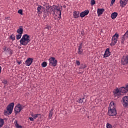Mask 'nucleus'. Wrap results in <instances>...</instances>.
<instances>
[{
	"label": "nucleus",
	"instance_id": "nucleus-36",
	"mask_svg": "<svg viewBox=\"0 0 128 128\" xmlns=\"http://www.w3.org/2000/svg\"><path fill=\"white\" fill-rule=\"evenodd\" d=\"M76 64L77 66H80V62L78 60H76Z\"/></svg>",
	"mask_w": 128,
	"mask_h": 128
},
{
	"label": "nucleus",
	"instance_id": "nucleus-43",
	"mask_svg": "<svg viewBox=\"0 0 128 128\" xmlns=\"http://www.w3.org/2000/svg\"><path fill=\"white\" fill-rule=\"evenodd\" d=\"M22 64V62H18L19 64Z\"/></svg>",
	"mask_w": 128,
	"mask_h": 128
},
{
	"label": "nucleus",
	"instance_id": "nucleus-29",
	"mask_svg": "<svg viewBox=\"0 0 128 128\" xmlns=\"http://www.w3.org/2000/svg\"><path fill=\"white\" fill-rule=\"evenodd\" d=\"M82 52H84V50L82 49H78V54H82Z\"/></svg>",
	"mask_w": 128,
	"mask_h": 128
},
{
	"label": "nucleus",
	"instance_id": "nucleus-4",
	"mask_svg": "<svg viewBox=\"0 0 128 128\" xmlns=\"http://www.w3.org/2000/svg\"><path fill=\"white\" fill-rule=\"evenodd\" d=\"M14 103L12 102L9 104L6 107V110H4V116H8L10 114H12V110H14Z\"/></svg>",
	"mask_w": 128,
	"mask_h": 128
},
{
	"label": "nucleus",
	"instance_id": "nucleus-21",
	"mask_svg": "<svg viewBox=\"0 0 128 128\" xmlns=\"http://www.w3.org/2000/svg\"><path fill=\"white\" fill-rule=\"evenodd\" d=\"M4 124V119L0 118V128H2Z\"/></svg>",
	"mask_w": 128,
	"mask_h": 128
},
{
	"label": "nucleus",
	"instance_id": "nucleus-17",
	"mask_svg": "<svg viewBox=\"0 0 128 128\" xmlns=\"http://www.w3.org/2000/svg\"><path fill=\"white\" fill-rule=\"evenodd\" d=\"M73 15L74 18H80V12L75 11L74 12Z\"/></svg>",
	"mask_w": 128,
	"mask_h": 128
},
{
	"label": "nucleus",
	"instance_id": "nucleus-38",
	"mask_svg": "<svg viewBox=\"0 0 128 128\" xmlns=\"http://www.w3.org/2000/svg\"><path fill=\"white\" fill-rule=\"evenodd\" d=\"M18 14H22V10H18Z\"/></svg>",
	"mask_w": 128,
	"mask_h": 128
},
{
	"label": "nucleus",
	"instance_id": "nucleus-1",
	"mask_svg": "<svg viewBox=\"0 0 128 128\" xmlns=\"http://www.w3.org/2000/svg\"><path fill=\"white\" fill-rule=\"evenodd\" d=\"M37 12L38 14H40L44 12L43 16L46 18V16H50L52 14L53 16H56L58 18H61L62 10V6L60 5H53L52 6H48L46 7V9L44 7L41 6H38L37 8Z\"/></svg>",
	"mask_w": 128,
	"mask_h": 128
},
{
	"label": "nucleus",
	"instance_id": "nucleus-12",
	"mask_svg": "<svg viewBox=\"0 0 128 128\" xmlns=\"http://www.w3.org/2000/svg\"><path fill=\"white\" fill-rule=\"evenodd\" d=\"M110 56V48H107L104 52V58H108Z\"/></svg>",
	"mask_w": 128,
	"mask_h": 128
},
{
	"label": "nucleus",
	"instance_id": "nucleus-6",
	"mask_svg": "<svg viewBox=\"0 0 128 128\" xmlns=\"http://www.w3.org/2000/svg\"><path fill=\"white\" fill-rule=\"evenodd\" d=\"M119 36L120 35L118 34L116 32L112 37V42L110 44V46H115L116 44L118 42V39Z\"/></svg>",
	"mask_w": 128,
	"mask_h": 128
},
{
	"label": "nucleus",
	"instance_id": "nucleus-34",
	"mask_svg": "<svg viewBox=\"0 0 128 128\" xmlns=\"http://www.w3.org/2000/svg\"><path fill=\"white\" fill-rule=\"evenodd\" d=\"M44 28H45V30H50V26H46Z\"/></svg>",
	"mask_w": 128,
	"mask_h": 128
},
{
	"label": "nucleus",
	"instance_id": "nucleus-40",
	"mask_svg": "<svg viewBox=\"0 0 128 128\" xmlns=\"http://www.w3.org/2000/svg\"><path fill=\"white\" fill-rule=\"evenodd\" d=\"M44 128H50L48 126H45Z\"/></svg>",
	"mask_w": 128,
	"mask_h": 128
},
{
	"label": "nucleus",
	"instance_id": "nucleus-27",
	"mask_svg": "<svg viewBox=\"0 0 128 128\" xmlns=\"http://www.w3.org/2000/svg\"><path fill=\"white\" fill-rule=\"evenodd\" d=\"M46 66H48V64L46 63V62H44L42 64V68H46Z\"/></svg>",
	"mask_w": 128,
	"mask_h": 128
},
{
	"label": "nucleus",
	"instance_id": "nucleus-14",
	"mask_svg": "<svg viewBox=\"0 0 128 128\" xmlns=\"http://www.w3.org/2000/svg\"><path fill=\"white\" fill-rule=\"evenodd\" d=\"M128 3L124 0H120V6L122 8H124Z\"/></svg>",
	"mask_w": 128,
	"mask_h": 128
},
{
	"label": "nucleus",
	"instance_id": "nucleus-35",
	"mask_svg": "<svg viewBox=\"0 0 128 128\" xmlns=\"http://www.w3.org/2000/svg\"><path fill=\"white\" fill-rule=\"evenodd\" d=\"M2 82V84H8V80H3Z\"/></svg>",
	"mask_w": 128,
	"mask_h": 128
},
{
	"label": "nucleus",
	"instance_id": "nucleus-19",
	"mask_svg": "<svg viewBox=\"0 0 128 128\" xmlns=\"http://www.w3.org/2000/svg\"><path fill=\"white\" fill-rule=\"evenodd\" d=\"M86 102V98L84 97L82 98H80L77 100V102H79V104H82V102Z\"/></svg>",
	"mask_w": 128,
	"mask_h": 128
},
{
	"label": "nucleus",
	"instance_id": "nucleus-3",
	"mask_svg": "<svg viewBox=\"0 0 128 128\" xmlns=\"http://www.w3.org/2000/svg\"><path fill=\"white\" fill-rule=\"evenodd\" d=\"M30 42V36H28V34L23 35L20 41V44L22 46H26Z\"/></svg>",
	"mask_w": 128,
	"mask_h": 128
},
{
	"label": "nucleus",
	"instance_id": "nucleus-16",
	"mask_svg": "<svg viewBox=\"0 0 128 128\" xmlns=\"http://www.w3.org/2000/svg\"><path fill=\"white\" fill-rule=\"evenodd\" d=\"M17 32L18 34H22L23 32H24V28L22 26H20L19 27V28H18L17 30Z\"/></svg>",
	"mask_w": 128,
	"mask_h": 128
},
{
	"label": "nucleus",
	"instance_id": "nucleus-33",
	"mask_svg": "<svg viewBox=\"0 0 128 128\" xmlns=\"http://www.w3.org/2000/svg\"><path fill=\"white\" fill-rule=\"evenodd\" d=\"M82 43L81 42L80 44V46H78V49H82Z\"/></svg>",
	"mask_w": 128,
	"mask_h": 128
},
{
	"label": "nucleus",
	"instance_id": "nucleus-9",
	"mask_svg": "<svg viewBox=\"0 0 128 128\" xmlns=\"http://www.w3.org/2000/svg\"><path fill=\"white\" fill-rule=\"evenodd\" d=\"M24 106L22 107V105L18 104L14 108L15 114H18V112H20V111L22 108H24Z\"/></svg>",
	"mask_w": 128,
	"mask_h": 128
},
{
	"label": "nucleus",
	"instance_id": "nucleus-25",
	"mask_svg": "<svg viewBox=\"0 0 128 128\" xmlns=\"http://www.w3.org/2000/svg\"><path fill=\"white\" fill-rule=\"evenodd\" d=\"M38 116H40V114H36L32 115V116L34 120H36V118H38Z\"/></svg>",
	"mask_w": 128,
	"mask_h": 128
},
{
	"label": "nucleus",
	"instance_id": "nucleus-39",
	"mask_svg": "<svg viewBox=\"0 0 128 128\" xmlns=\"http://www.w3.org/2000/svg\"><path fill=\"white\" fill-rule=\"evenodd\" d=\"M29 120H30L31 122H34V118L30 117L29 118Z\"/></svg>",
	"mask_w": 128,
	"mask_h": 128
},
{
	"label": "nucleus",
	"instance_id": "nucleus-13",
	"mask_svg": "<svg viewBox=\"0 0 128 128\" xmlns=\"http://www.w3.org/2000/svg\"><path fill=\"white\" fill-rule=\"evenodd\" d=\"M89 12H90V11L88 10H85L84 11L82 12L80 14V18H84L86 16H87V14H88Z\"/></svg>",
	"mask_w": 128,
	"mask_h": 128
},
{
	"label": "nucleus",
	"instance_id": "nucleus-31",
	"mask_svg": "<svg viewBox=\"0 0 128 128\" xmlns=\"http://www.w3.org/2000/svg\"><path fill=\"white\" fill-rule=\"evenodd\" d=\"M91 6H94L96 4V1L94 0H91L90 1Z\"/></svg>",
	"mask_w": 128,
	"mask_h": 128
},
{
	"label": "nucleus",
	"instance_id": "nucleus-23",
	"mask_svg": "<svg viewBox=\"0 0 128 128\" xmlns=\"http://www.w3.org/2000/svg\"><path fill=\"white\" fill-rule=\"evenodd\" d=\"M2 50H4V52H10V48H8V47H6V46H4L2 48Z\"/></svg>",
	"mask_w": 128,
	"mask_h": 128
},
{
	"label": "nucleus",
	"instance_id": "nucleus-30",
	"mask_svg": "<svg viewBox=\"0 0 128 128\" xmlns=\"http://www.w3.org/2000/svg\"><path fill=\"white\" fill-rule=\"evenodd\" d=\"M10 38L12 40H16V37L14 36V35L12 34L10 36Z\"/></svg>",
	"mask_w": 128,
	"mask_h": 128
},
{
	"label": "nucleus",
	"instance_id": "nucleus-37",
	"mask_svg": "<svg viewBox=\"0 0 128 128\" xmlns=\"http://www.w3.org/2000/svg\"><path fill=\"white\" fill-rule=\"evenodd\" d=\"M115 2H116V0H112L110 6H112V4H114Z\"/></svg>",
	"mask_w": 128,
	"mask_h": 128
},
{
	"label": "nucleus",
	"instance_id": "nucleus-8",
	"mask_svg": "<svg viewBox=\"0 0 128 128\" xmlns=\"http://www.w3.org/2000/svg\"><path fill=\"white\" fill-rule=\"evenodd\" d=\"M122 104L124 108H128V96L122 98Z\"/></svg>",
	"mask_w": 128,
	"mask_h": 128
},
{
	"label": "nucleus",
	"instance_id": "nucleus-41",
	"mask_svg": "<svg viewBox=\"0 0 128 128\" xmlns=\"http://www.w3.org/2000/svg\"><path fill=\"white\" fill-rule=\"evenodd\" d=\"M2 72V66H0V74Z\"/></svg>",
	"mask_w": 128,
	"mask_h": 128
},
{
	"label": "nucleus",
	"instance_id": "nucleus-18",
	"mask_svg": "<svg viewBox=\"0 0 128 128\" xmlns=\"http://www.w3.org/2000/svg\"><path fill=\"white\" fill-rule=\"evenodd\" d=\"M116 16H118V12H114L111 14V18L112 20H114V18H116Z\"/></svg>",
	"mask_w": 128,
	"mask_h": 128
},
{
	"label": "nucleus",
	"instance_id": "nucleus-24",
	"mask_svg": "<svg viewBox=\"0 0 128 128\" xmlns=\"http://www.w3.org/2000/svg\"><path fill=\"white\" fill-rule=\"evenodd\" d=\"M84 112H86V109L84 108V107L80 109V112H81V114H84Z\"/></svg>",
	"mask_w": 128,
	"mask_h": 128
},
{
	"label": "nucleus",
	"instance_id": "nucleus-20",
	"mask_svg": "<svg viewBox=\"0 0 128 128\" xmlns=\"http://www.w3.org/2000/svg\"><path fill=\"white\" fill-rule=\"evenodd\" d=\"M14 124H15L16 128H22V126L18 124V120H16L14 122Z\"/></svg>",
	"mask_w": 128,
	"mask_h": 128
},
{
	"label": "nucleus",
	"instance_id": "nucleus-11",
	"mask_svg": "<svg viewBox=\"0 0 128 128\" xmlns=\"http://www.w3.org/2000/svg\"><path fill=\"white\" fill-rule=\"evenodd\" d=\"M33 60L34 59L32 58H28L25 62L26 66H30L32 64Z\"/></svg>",
	"mask_w": 128,
	"mask_h": 128
},
{
	"label": "nucleus",
	"instance_id": "nucleus-26",
	"mask_svg": "<svg viewBox=\"0 0 128 128\" xmlns=\"http://www.w3.org/2000/svg\"><path fill=\"white\" fill-rule=\"evenodd\" d=\"M22 34H18L16 35V38L18 40H20V38H22Z\"/></svg>",
	"mask_w": 128,
	"mask_h": 128
},
{
	"label": "nucleus",
	"instance_id": "nucleus-10",
	"mask_svg": "<svg viewBox=\"0 0 128 128\" xmlns=\"http://www.w3.org/2000/svg\"><path fill=\"white\" fill-rule=\"evenodd\" d=\"M121 62L123 66H126L128 64V56H124L121 60Z\"/></svg>",
	"mask_w": 128,
	"mask_h": 128
},
{
	"label": "nucleus",
	"instance_id": "nucleus-42",
	"mask_svg": "<svg viewBox=\"0 0 128 128\" xmlns=\"http://www.w3.org/2000/svg\"><path fill=\"white\" fill-rule=\"evenodd\" d=\"M124 0L128 3V0Z\"/></svg>",
	"mask_w": 128,
	"mask_h": 128
},
{
	"label": "nucleus",
	"instance_id": "nucleus-15",
	"mask_svg": "<svg viewBox=\"0 0 128 128\" xmlns=\"http://www.w3.org/2000/svg\"><path fill=\"white\" fill-rule=\"evenodd\" d=\"M104 12V8H98L97 10V14H98V16H100L101 14H102V12Z\"/></svg>",
	"mask_w": 128,
	"mask_h": 128
},
{
	"label": "nucleus",
	"instance_id": "nucleus-2",
	"mask_svg": "<svg viewBox=\"0 0 128 128\" xmlns=\"http://www.w3.org/2000/svg\"><path fill=\"white\" fill-rule=\"evenodd\" d=\"M108 116H116V104L114 102H110V107L108 108Z\"/></svg>",
	"mask_w": 128,
	"mask_h": 128
},
{
	"label": "nucleus",
	"instance_id": "nucleus-5",
	"mask_svg": "<svg viewBox=\"0 0 128 128\" xmlns=\"http://www.w3.org/2000/svg\"><path fill=\"white\" fill-rule=\"evenodd\" d=\"M14 103L12 102L9 104L6 107V110H4V116H8L10 114H12V110H14Z\"/></svg>",
	"mask_w": 128,
	"mask_h": 128
},
{
	"label": "nucleus",
	"instance_id": "nucleus-7",
	"mask_svg": "<svg viewBox=\"0 0 128 128\" xmlns=\"http://www.w3.org/2000/svg\"><path fill=\"white\" fill-rule=\"evenodd\" d=\"M49 64L51 66H56L58 64V61L56 60V58L54 57H51L49 58Z\"/></svg>",
	"mask_w": 128,
	"mask_h": 128
},
{
	"label": "nucleus",
	"instance_id": "nucleus-22",
	"mask_svg": "<svg viewBox=\"0 0 128 128\" xmlns=\"http://www.w3.org/2000/svg\"><path fill=\"white\" fill-rule=\"evenodd\" d=\"M52 114H54V109H51L49 112V118H52Z\"/></svg>",
	"mask_w": 128,
	"mask_h": 128
},
{
	"label": "nucleus",
	"instance_id": "nucleus-32",
	"mask_svg": "<svg viewBox=\"0 0 128 128\" xmlns=\"http://www.w3.org/2000/svg\"><path fill=\"white\" fill-rule=\"evenodd\" d=\"M106 128H112V124H110L109 123H107L106 124Z\"/></svg>",
	"mask_w": 128,
	"mask_h": 128
},
{
	"label": "nucleus",
	"instance_id": "nucleus-28",
	"mask_svg": "<svg viewBox=\"0 0 128 128\" xmlns=\"http://www.w3.org/2000/svg\"><path fill=\"white\" fill-rule=\"evenodd\" d=\"M86 68V64H82L81 66L80 67V69H82V68Z\"/></svg>",
	"mask_w": 128,
	"mask_h": 128
}]
</instances>
